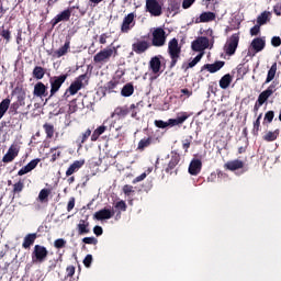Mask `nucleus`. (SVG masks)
Wrapping results in <instances>:
<instances>
[{"label": "nucleus", "instance_id": "nucleus-1", "mask_svg": "<svg viewBox=\"0 0 281 281\" xmlns=\"http://www.w3.org/2000/svg\"><path fill=\"white\" fill-rule=\"evenodd\" d=\"M117 56V48L115 47H105L101 49L93 56L94 65H106L111 58H115Z\"/></svg>", "mask_w": 281, "mask_h": 281}, {"label": "nucleus", "instance_id": "nucleus-2", "mask_svg": "<svg viewBox=\"0 0 281 281\" xmlns=\"http://www.w3.org/2000/svg\"><path fill=\"white\" fill-rule=\"evenodd\" d=\"M168 54L171 58L170 67H175V65H177L179 58L181 57V46H179L178 38H172L168 43Z\"/></svg>", "mask_w": 281, "mask_h": 281}, {"label": "nucleus", "instance_id": "nucleus-3", "mask_svg": "<svg viewBox=\"0 0 281 281\" xmlns=\"http://www.w3.org/2000/svg\"><path fill=\"white\" fill-rule=\"evenodd\" d=\"M168 38V33L162 27H156L151 31V45L154 47H164Z\"/></svg>", "mask_w": 281, "mask_h": 281}, {"label": "nucleus", "instance_id": "nucleus-4", "mask_svg": "<svg viewBox=\"0 0 281 281\" xmlns=\"http://www.w3.org/2000/svg\"><path fill=\"white\" fill-rule=\"evenodd\" d=\"M47 256H49V251L45 246L35 245L32 252V262L34 265H41V262L47 260Z\"/></svg>", "mask_w": 281, "mask_h": 281}, {"label": "nucleus", "instance_id": "nucleus-5", "mask_svg": "<svg viewBox=\"0 0 281 281\" xmlns=\"http://www.w3.org/2000/svg\"><path fill=\"white\" fill-rule=\"evenodd\" d=\"M87 85V75L79 76L76 80L71 82L69 88L66 90L65 95L69 93V95H76L80 91V89H85Z\"/></svg>", "mask_w": 281, "mask_h": 281}, {"label": "nucleus", "instance_id": "nucleus-6", "mask_svg": "<svg viewBox=\"0 0 281 281\" xmlns=\"http://www.w3.org/2000/svg\"><path fill=\"white\" fill-rule=\"evenodd\" d=\"M238 43H240V36L238 33L233 34L224 45V53L226 56H234L236 49H238Z\"/></svg>", "mask_w": 281, "mask_h": 281}, {"label": "nucleus", "instance_id": "nucleus-7", "mask_svg": "<svg viewBox=\"0 0 281 281\" xmlns=\"http://www.w3.org/2000/svg\"><path fill=\"white\" fill-rule=\"evenodd\" d=\"M146 12L151 16H161L164 14V4L158 0H146Z\"/></svg>", "mask_w": 281, "mask_h": 281}, {"label": "nucleus", "instance_id": "nucleus-8", "mask_svg": "<svg viewBox=\"0 0 281 281\" xmlns=\"http://www.w3.org/2000/svg\"><path fill=\"white\" fill-rule=\"evenodd\" d=\"M65 80H67V75H60L50 78V97L56 95V93H58L60 87L65 85Z\"/></svg>", "mask_w": 281, "mask_h": 281}, {"label": "nucleus", "instance_id": "nucleus-9", "mask_svg": "<svg viewBox=\"0 0 281 281\" xmlns=\"http://www.w3.org/2000/svg\"><path fill=\"white\" fill-rule=\"evenodd\" d=\"M137 15L132 12L124 16L123 22L121 24V32L122 34H128L133 27H135V18Z\"/></svg>", "mask_w": 281, "mask_h": 281}, {"label": "nucleus", "instance_id": "nucleus-10", "mask_svg": "<svg viewBox=\"0 0 281 281\" xmlns=\"http://www.w3.org/2000/svg\"><path fill=\"white\" fill-rule=\"evenodd\" d=\"M191 47L193 52H201V54H203V52H205V49L210 47V40L203 36L198 37L195 41L192 42Z\"/></svg>", "mask_w": 281, "mask_h": 281}, {"label": "nucleus", "instance_id": "nucleus-11", "mask_svg": "<svg viewBox=\"0 0 281 281\" xmlns=\"http://www.w3.org/2000/svg\"><path fill=\"white\" fill-rule=\"evenodd\" d=\"M273 93H276V86L271 85L267 88V90L262 91L259 97H258V104L259 106H262V104L266 103L267 100H269V98H271V95H273Z\"/></svg>", "mask_w": 281, "mask_h": 281}, {"label": "nucleus", "instance_id": "nucleus-12", "mask_svg": "<svg viewBox=\"0 0 281 281\" xmlns=\"http://www.w3.org/2000/svg\"><path fill=\"white\" fill-rule=\"evenodd\" d=\"M19 146L11 145L8 153L2 158L3 164H10L11 161H14V159L19 157Z\"/></svg>", "mask_w": 281, "mask_h": 281}, {"label": "nucleus", "instance_id": "nucleus-13", "mask_svg": "<svg viewBox=\"0 0 281 281\" xmlns=\"http://www.w3.org/2000/svg\"><path fill=\"white\" fill-rule=\"evenodd\" d=\"M69 19H71V10L67 9L64 10L61 13L57 14L53 20H52V25L53 27H56V25H58V23H60L61 21H69Z\"/></svg>", "mask_w": 281, "mask_h": 281}, {"label": "nucleus", "instance_id": "nucleus-14", "mask_svg": "<svg viewBox=\"0 0 281 281\" xmlns=\"http://www.w3.org/2000/svg\"><path fill=\"white\" fill-rule=\"evenodd\" d=\"M149 47H150V43L142 40L136 41L132 45V49L133 52H135V54H144V52H146Z\"/></svg>", "mask_w": 281, "mask_h": 281}, {"label": "nucleus", "instance_id": "nucleus-15", "mask_svg": "<svg viewBox=\"0 0 281 281\" xmlns=\"http://www.w3.org/2000/svg\"><path fill=\"white\" fill-rule=\"evenodd\" d=\"M225 67V61H215L214 64H205L202 67V71L206 69L210 74H216V71H221Z\"/></svg>", "mask_w": 281, "mask_h": 281}, {"label": "nucleus", "instance_id": "nucleus-16", "mask_svg": "<svg viewBox=\"0 0 281 281\" xmlns=\"http://www.w3.org/2000/svg\"><path fill=\"white\" fill-rule=\"evenodd\" d=\"M212 21H216V13L210 11L203 12L195 19V23H211Z\"/></svg>", "mask_w": 281, "mask_h": 281}, {"label": "nucleus", "instance_id": "nucleus-17", "mask_svg": "<svg viewBox=\"0 0 281 281\" xmlns=\"http://www.w3.org/2000/svg\"><path fill=\"white\" fill-rule=\"evenodd\" d=\"M188 117H190V114H188L187 112H182L180 113V115L177 116V119H169L167 124L168 126H179V124H183V122H186Z\"/></svg>", "mask_w": 281, "mask_h": 281}, {"label": "nucleus", "instance_id": "nucleus-18", "mask_svg": "<svg viewBox=\"0 0 281 281\" xmlns=\"http://www.w3.org/2000/svg\"><path fill=\"white\" fill-rule=\"evenodd\" d=\"M83 166H85V159L76 160L67 169L66 177H71V175H74L75 172H78Z\"/></svg>", "mask_w": 281, "mask_h": 281}, {"label": "nucleus", "instance_id": "nucleus-19", "mask_svg": "<svg viewBox=\"0 0 281 281\" xmlns=\"http://www.w3.org/2000/svg\"><path fill=\"white\" fill-rule=\"evenodd\" d=\"M149 69H151L153 74H159L161 71V57L155 56L149 61Z\"/></svg>", "mask_w": 281, "mask_h": 281}, {"label": "nucleus", "instance_id": "nucleus-20", "mask_svg": "<svg viewBox=\"0 0 281 281\" xmlns=\"http://www.w3.org/2000/svg\"><path fill=\"white\" fill-rule=\"evenodd\" d=\"M113 214L114 213L111 210L103 209L94 213V218L97 221H104V220L113 218Z\"/></svg>", "mask_w": 281, "mask_h": 281}, {"label": "nucleus", "instance_id": "nucleus-21", "mask_svg": "<svg viewBox=\"0 0 281 281\" xmlns=\"http://www.w3.org/2000/svg\"><path fill=\"white\" fill-rule=\"evenodd\" d=\"M226 170L235 171V170H240L245 168V162L243 160H231L225 164L224 166Z\"/></svg>", "mask_w": 281, "mask_h": 281}, {"label": "nucleus", "instance_id": "nucleus-22", "mask_svg": "<svg viewBox=\"0 0 281 281\" xmlns=\"http://www.w3.org/2000/svg\"><path fill=\"white\" fill-rule=\"evenodd\" d=\"M33 95L36 98H43V95H47V87L43 82H37L34 86Z\"/></svg>", "mask_w": 281, "mask_h": 281}, {"label": "nucleus", "instance_id": "nucleus-23", "mask_svg": "<svg viewBox=\"0 0 281 281\" xmlns=\"http://www.w3.org/2000/svg\"><path fill=\"white\" fill-rule=\"evenodd\" d=\"M202 166L203 164L200 159H193L189 166L190 175L196 176L198 173H200Z\"/></svg>", "mask_w": 281, "mask_h": 281}, {"label": "nucleus", "instance_id": "nucleus-24", "mask_svg": "<svg viewBox=\"0 0 281 281\" xmlns=\"http://www.w3.org/2000/svg\"><path fill=\"white\" fill-rule=\"evenodd\" d=\"M266 42L261 37H257L252 40L250 47H252L254 52L258 54V52H262L265 49Z\"/></svg>", "mask_w": 281, "mask_h": 281}, {"label": "nucleus", "instance_id": "nucleus-25", "mask_svg": "<svg viewBox=\"0 0 281 281\" xmlns=\"http://www.w3.org/2000/svg\"><path fill=\"white\" fill-rule=\"evenodd\" d=\"M78 234L79 236H82L85 234H89V221L87 220H80L79 224L77 225Z\"/></svg>", "mask_w": 281, "mask_h": 281}, {"label": "nucleus", "instance_id": "nucleus-26", "mask_svg": "<svg viewBox=\"0 0 281 281\" xmlns=\"http://www.w3.org/2000/svg\"><path fill=\"white\" fill-rule=\"evenodd\" d=\"M36 240V233L29 234L24 237V241L22 244V247L24 249H30L31 245H34V241Z\"/></svg>", "mask_w": 281, "mask_h": 281}, {"label": "nucleus", "instance_id": "nucleus-27", "mask_svg": "<svg viewBox=\"0 0 281 281\" xmlns=\"http://www.w3.org/2000/svg\"><path fill=\"white\" fill-rule=\"evenodd\" d=\"M71 42H69V40H67L64 44V46H61L59 49H57L55 52V56H57V58H60L61 56H65L67 54V52H69V48L71 47Z\"/></svg>", "mask_w": 281, "mask_h": 281}, {"label": "nucleus", "instance_id": "nucleus-28", "mask_svg": "<svg viewBox=\"0 0 281 281\" xmlns=\"http://www.w3.org/2000/svg\"><path fill=\"white\" fill-rule=\"evenodd\" d=\"M128 113H130L128 108H126V106H119L111 114V117H115V115H117V117H126V115H128Z\"/></svg>", "mask_w": 281, "mask_h": 281}, {"label": "nucleus", "instance_id": "nucleus-29", "mask_svg": "<svg viewBox=\"0 0 281 281\" xmlns=\"http://www.w3.org/2000/svg\"><path fill=\"white\" fill-rule=\"evenodd\" d=\"M10 99H3L0 103V120L8 113V110L10 109Z\"/></svg>", "mask_w": 281, "mask_h": 281}, {"label": "nucleus", "instance_id": "nucleus-30", "mask_svg": "<svg viewBox=\"0 0 281 281\" xmlns=\"http://www.w3.org/2000/svg\"><path fill=\"white\" fill-rule=\"evenodd\" d=\"M45 68L36 66L33 69V78H35L36 80H43V78H45Z\"/></svg>", "mask_w": 281, "mask_h": 281}, {"label": "nucleus", "instance_id": "nucleus-31", "mask_svg": "<svg viewBox=\"0 0 281 281\" xmlns=\"http://www.w3.org/2000/svg\"><path fill=\"white\" fill-rule=\"evenodd\" d=\"M150 144H153L151 137L143 138L138 143L137 150H139L142 153V151L146 150V148H148V146H150Z\"/></svg>", "mask_w": 281, "mask_h": 281}, {"label": "nucleus", "instance_id": "nucleus-32", "mask_svg": "<svg viewBox=\"0 0 281 281\" xmlns=\"http://www.w3.org/2000/svg\"><path fill=\"white\" fill-rule=\"evenodd\" d=\"M135 92V88L133 87L132 83H127L123 87L121 91V95L124 98H131V94Z\"/></svg>", "mask_w": 281, "mask_h": 281}, {"label": "nucleus", "instance_id": "nucleus-33", "mask_svg": "<svg viewBox=\"0 0 281 281\" xmlns=\"http://www.w3.org/2000/svg\"><path fill=\"white\" fill-rule=\"evenodd\" d=\"M106 131V126L101 125L97 130L93 131L91 135V142H98L100 135H102Z\"/></svg>", "mask_w": 281, "mask_h": 281}, {"label": "nucleus", "instance_id": "nucleus-34", "mask_svg": "<svg viewBox=\"0 0 281 281\" xmlns=\"http://www.w3.org/2000/svg\"><path fill=\"white\" fill-rule=\"evenodd\" d=\"M232 85V75L227 74L220 80V87L221 89H227Z\"/></svg>", "mask_w": 281, "mask_h": 281}, {"label": "nucleus", "instance_id": "nucleus-35", "mask_svg": "<svg viewBox=\"0 0 281 281\" xmlns=\"http://www.w3.org/2000/svg\"><path fill=\"white\" fill-rule=\"evenodd\" d=\"M279 136H280V130H276L274 132H268L263 136V139L265 142H276Z\"/></svg>", "mask_w": 281, "mask_h": 281}, {"label": "nucleus", "instance_id": "nucleus-36", "mask_svg": "<svg viewBox=\"0 0 281 281\" xmlns=\"http://www.w3.org/2000/svg\"><path fill=\"white\" fill-rule=\"evenodd\" d=\"M271 13L269 11L262 12L258 18H257V25H266V23L269 21V15Z\"/></svg>", "mask_w": 281, "mask_h": 281}, {"label": "nucleus", "instance_id": "nucleus-37", "mask_svg": "<svg viewBox=\"0 0 281 281\" xmlns=\"http://www.w3.org/2000/svg\"><path fill=\"white\" fill-rule=\"evenodd\" d=\"M178 164H179V156L176 154L171 157V160L169 161L166 168V172H170V170H175Z\"/></svg>", "mask_w": 281, "mask_h": 281}, {"label": "nucleus", "instance_id": "nucleus-38", "mask_svg": "<svg viewBox=\"0 0 281 281\" xmlns=\"http://www.w3.org/2000/svg\"><path fill=\"white\" fill-rule=\"evenodd\" d=\"M278 71V64L274 63L271 68L269 69L268 71V76H267V79H266V83H269L271 82V80H273V78H276V72Z\"/></svg>", "mask_w": 281, "mask_h": 281}, {"label": "nucleus", "instance_id": "nucleus-39", "mask_svg": "<svg viewBox=\"0 0 281 281\" xmlns=\"http://www.w3.org/2000/svg\"><path fill=\"white\" fill-rule=\"evenodd\" d=\"M49 194H52V190L42 189L38 194V199H40L41 203H47V199L49 198Z\"/></svg>", "mask_w": 281, "mask_h": 281}, {"label": "nucleus", "instance_id": "nucleus-40", "mask_svg": "<svg viewBox=\"0 0 281 281\" xmlns=\"http://www.w3.org/2000/svg\"><path fill=\"white\" fill-rule=\"evenodd\" d=\"M204 52L200 53L193 60H191L187 66L186 69H192V67H195L199 63H201V58L204 56Z\"/></svg>", "mask_w": 281, "mask_h": 281}, {"label": "nucleus", "instance_id": "nucleus-41", "mask_svg": "<svg viewBox=\"0 0 281 281\" xmlns=\"http://www.w3.org/2000/svg\"><path fill=\"white\" fill-rule=\"evenodd\" d=\"M44 131L48 139H52V137H54V133H55L54 125L48 123L44 124Z\"/></svg>", "mask_w": 281, "mask_h": 281}, {"label": "nucleus", "instance_id": "nucleus-42", "mask_svg": "<svg viewBox=\"0 0 281 281\" xmlns=\"http://www.w3.org/2000/svg\"><path fill=\"white\" fill-rule=\"evenodd\" d=\"M23 188H25V183L23 180H20L19 182L13 184V194H19L20 192H23Z\"/></svg>", "mask_w": 281, "mask_h": 281}, {"label": "nucleus", "instance_id": "nucleus-43", "mask_svg": "<svg viewBox=\"0 0 281 281\" xmlns=\"http://www.w3.org/2000/svg\"><path fill=\"white\" fill-rule=\"evenodd\" d=\"M260 120H262V114H259V116L257 117V120L254 123V133L255 135H258V132L260 131Z\"/></svg>", "mask_w": 281, "mask_h": 281}, {"label": "nucleus", "instance_id": "nucleus-44", "mask_svg": "<svg viewBox=\"0 0 281 281\" xmlns=\"http://www.w3.org/2000/svg\"><path fill=\"white\" fill-rule=\"evenodd\" d=\"M273 117H276V113L273 111H268L265 115V122H268V124H271L273 122Z\"/></svg>", "mask_w": 281, "mask_h": 281}, {"label": "nucleus", "instance_id": "nucleus-45", "mask_svg": "<svg viewBox=\"0 0 281 281\" xmlns=\"http://www.w3.org/2000/svg\"><path fill=\"white\" fill-rule=\"evenodd\" d=\"M82 243L86 245H98V239L95 237H85Z\"/></svg>", "mask_w": 281, "mask_h": 281}, {"label": "nucleus", "instance_id": "nucleus-46", "mask_svg": "<svg viewBox=\"0 0 281 281\" xmlns=\"http://www.w3.org/2000/svg\"><path fill=\"white\" fill-rule=\"evenodd\" d=\"M123 192H124V194H125L126 196H131V194H133V192H135V191L133 190V186L125 184V186L123 187Z\"/></svg>", "mask_w": 281, "mask_h": 281}, {"label": "nucleus", "instance_id": "nucleus-47", "mask_svg": "<svg viewBox=\"0 0 281 281\" xmlns=\"http://www.w3.org/2000/svg\"><path fill=\"white\" fill-rule=\"evenodd\" d=\"M116 210H121V212H126V202H124L123 200L116 202L115 204Z\"/></svg>", "mask_w": 281, "mask_h": 281}, {"label": "nucleus", "instance_id": "nucleus-48", "mask_svg": "<svg viewBox=\"0 0 281 281\" xmlns=\"http://www.w3.org/2000/svg\"><path fill=\"white\" fill-rule=\"evenodd\" d=\"M41 162V159H34L32 161H30L26 167H29V169L32 171L34 170V168H36L38 166V164Z\"/></svg>", "mask_w": 281, "mask_h": 281}, {"label": "nucleus", "instance_id": "nucleus-49", "mask_svg": "<svg viewBox=\"0 0 281 281\" xmlns=\"http://www.w3.org/2000/svg\"><path fill=\"white\" fill-rule=\"evenodd\" d=\"M65 245H67V241H65V239H56L55 240V247L56 249H63V247H65Z\"/></svg>", "mask_w": 281, "mask_h": 281}, {"label": "nucleus", "instance_id": "nucleus-50", "mask_svg": "<svg viewBox=\"0 0 281 281\" xmlns=\"http://www.w3.org/2000/svg\"><path fill=\"white\" fill-rule=\"evenodd\" d=\"M91 262H93V256L87 255L86 258L83 259L85 267L87 268L91 267Z\"/></svg>", "mask_w": 281, "mask_h": 281}, {"label": "nucleus", "instance_id": "nucleus-51", "mask_svg": "<svg viewBox=\"0 0 281 281\" xmlns=\"http://www.w3.org/2000/svg\"><path fill=\"white\" fill-rule=\"evenodd\" d=\"M10 35H11V33H10L9 30H2L1 36H2L3 40L7 41V43H10V38H11Z\"/></svg>", "mask_w": 281, "mask_h": 281}, {"label": "nucleus", "instance_id": "nucleus-52", "mask_svg": "<svg viewBox=\"0 0 281 281\" xmlns=\"http://www.w3.org/2000/svg\"><path fill=\"white\" fill-rule=\"evenodd\" d=\"M260 34V25L257 24L252 29H250V35L251 36H258Z\"/></svg>", "mask_w": 281, "mask_h": 281}, {"label": "nucleus", "instance_id": "nucleus-53", "mask_svg": "<svg viewBox=\"0 0 281 281\" xmlns=\"http://www.w3.org/2000/svg\"><path fill=\"white\" fill-rule=\"evenodd\" d=\"M76 207V198H71L67 205V212H71Z\"/></svg>", "mask_w": 281, "mask_h": 281}, {"label": "nucleus", "instance_id": "nucleus-54", "mask_svg": "<svg viewBox=\"0 0 281 281\" xmlns=\"http://www.w3.org/2000/svg\"><path fill=\"white\" fill-rule=\"evenodd\" d=\"M271 44L273 45V47H280L281 46V38L279 36L272 37Z\"/></svg>", "mask_w": 281, "mask_h": 281}, {"label": "nucleus", "instance_id": "nucleus-55", "mask_svg": "<svg viewBox=\"0 0 281 281\" xmlns=\"http://www.w3.org/2000/svg\"><path fill=\"white\" fill-rule=\"evenodd\" d=\"M194 1L196 0H183L182 2L183 10H188V8H190L194 3Z\"/></svg>", "mask_w": 281, "mask_h": 281}, {"label": "nucleus", "instance_id": "nucleus-56", "mask_svg": "<svg viewBox=\"0 0 281 281\" xmlns=\"http://www.w3.org/2000/svg\"><path fill=\"white\" fill-rule=\"evenodd\" d=\"M89 137H91V130H87L86 133L82 134L81 144H85Z\"/></svg>", "mask_w": 281, "mask_h": 281}, {"label": "nucleus", "instance_id": "nucleus-57", "mask_svg": "<svg viewBox=\"0 0 281 281\" xmlns=\"http://www.w3.org/2000/svg\"><path fill=\"white\" fill-rule=\"evenodd\" d=\"M155 125H156L158 128H168V122L155 121Z\"/></svg>", "mask_w": 281, "mask_h": 281}, {"label": "nucleus", "instance_id": "nucleus-58", "mask_svg": "<svg viewBox=\"0 0 281 281\" xmlns=\"http://www.w3.org/2000/svg\"><path fill=\"white\" fill-rule=\"evenodd\" d=\"M106 38H109V35L106 33L101 34L99 37V43L101 45H106Z\"/></svg>", "mask_w": 281, "mask_h": 281}, {"label": "nucleus", "instance_id": "nucleus-59", "mask_svg": "<svg viewBox=\"0 0 281 281\" xmlns=\"http://www.w3.org/2000/svg\"><path fill=\"white\" fill-rule=\"evenodd\" d=\"M27 172H32V171L29 169V167L26 165L21 170H19L18 175H19V177H23V175H27Z\"/></svg>", "mask_w": 281, "mask_h": 281}, {"label": "nucleus", "instance_id": "nucleus-60", "mask_svg": "<svg viewBox=\"0 0 281 281\" xmlns=\"http://www.w3.org/2000/svg\"><path fill=\"white\" fill-rule=\"evenodd\" d=\"M68 278H72L74 273H76V267L70 266L66 269Z\"/></svg>", "mask_w": 281, "mask_h": 281}, {"label": "nucleus", "instance_id": "nucleus-61", "mask_svg": "<svg viewBox=\"0 0 281 281\" xmlns=\"http://www.w3.org/2000/svg\"><path fill=\"white\" fill-rule=\"evenodd\" d=\"M93 233L95 234V236H102L103 234L102 226H94Z\"/></svg>", "mask_w": 281, "mask_h": 281}, {"label": "nucleus", "instance_id": "nucleus-62", "mask_svg": "<svg viewBox=\"0 0 281 281\" xmlns=\"http://www.w3.org/2000/svg\"><path fill=\"white\" fill-rule=\"evenodd\" d=\"M144 179H146V173H142L140 176L136 177L133 180V183H139V181H144Z\"/></svg>", "mask_w": 281, "mask_h": 281}, {"label": "nucleus", "instance_id": "nucleus-63", "mask_svg": "<svg viewBox=\"0 0 281 281\" xmlns=\"http://www.w3.org/2000/svg\"><path fill=\"white\" fill-rule=\"evenodd\" d=\"M274 14H277V16H281V3H277L274 5Z\"/></svg>", "mask_w": 281, "mask_h": 281}, {"label": "nucleus", "instance_id": "nucleus-64", "mask_svg": "<svg viewBox=\"0 0 281 281\" xmlns=\"http://www.w3.org/2000/svg\"><path fill=\"white\" fill-rule=\"evenodd\" d=\"M181 93H183L184 95H188V98H190V95H192V91L188 90L187 88L181 89Z\"/></svg>", "mask_w": 281, "mask_h": 281}]
</instances>
